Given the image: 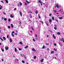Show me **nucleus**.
<instances>
[{"label":"nucleus","mask_w":64,"mask_h":64,"mask_svg":"<svg viewBox=\"0 0 64 64\" xmlns=\"http://www.w3.org/2000/svg\"><path fill=\"white\" fill-rule=\"evenodd\" d=\"M52 20L50 19L49 20V22L50 23H51L52 22Z\"/></svg>","instance_id":"1"},{"label":"nucleus","mask_w":64,"mask_h":64,"mask_svg":"<svg viewBox=\"0 0 64 64\" xmlns=\"http://www.w3.org/2000/svg\"><path fill=\"white\" fill-rule=\"evenodd\" d=\"M10 16L11 18H14V16H13L12 15V14H10Z\"/></svg>","instance_id":"4"},{"label":"nucleus","mask_w":64,"mask_h":64,"mask_svg":"<svg viewBox=\"0 0 64 64\" xmlns=\"http://www.w3.org/2000/svg\"><path fill=\"white\" fill-rule=\"evenodd\" d=\"M15 51L16 52V51H17V49L16 48H15Z\"/></svg>","instance_id":"26"},{"label":"nucleus","mask_w":64,"mask_h":64,"mask_svg":"<svg viewBox=\"0 0 64 64\" xmlns=\"http://www.w3.org/2000/svg\"><path fill=\"white\" fill-rule=\"evenodd\" d=\"M53 38H54V39H56V37H55V36H54L53 37Z\"/></svg>","instance_id":"42"},{"label":"nucleus","mask_w":64,"mask_h":64,"mask_svg":"<svg viewBox=\"0 0 64 64\" xmlns=\"http://www.w3.org/2000/svg\"><path fill=\"white\" fill-rule=\"evenodd\" d=\"M10 42H12V39L11 38H10Z\"/></svg>","instance_id":"23"},{"label":"nucleus","mask_w":64,"mask_h":64,"mask_svg":"<svg viewBox=\"0 0 64 64\" xmlns=\"http://www.w3.org/2000/svg\"><path fill=\"white\" fill-rule=\"evenodd\" d=\"M41 3V6H42V3L41 2V3Z\"/></svg>","instance_id":"58"},{"label":"nucleus","mask_w":64,"mask_h":64,"mask_svg":"<svg viewBox=\"0 0 64 64\" xmlns=\"http://www.w3.org/2000/svg\"><path fill=\"white\" fill-rule=\"evenodd\" d=\"M14 35H17V33H14Z\"/></svg>","instance_id":"54"},{"label":"nucleus","mask_w":64,"mask_h":64,"mask_svg":"<svg viewBox=\"0 0 64 64\" xmlns=\"http://www.w3.org/2000/svg\"><path fill=\"white\" fill-rule=\"evenodd\" d=\"M52 20H55V19H54V17L53 16L52 17Z\"/></svg>","instance_id":"7"},{"label":"nucleus","mask_w":64,"mask_h":64,"mask_svg":"<svg viewBox=\"0 0 64 64\" xmlns=\"http://www.w3.org/2000/svg\"><path fill=\"white\" fill-rule=\"evenodd\" d=\"M49 31H50L51 33H52V31L51 30H49Z\"/></svg>","instance_id":"46"},{"label":"nucleus","mask_w":64,"mask_h":64,"mask_svg":"<svg viewBox=\"0 0 64 64\" xmlns=\"http://www.w3.org/2000/svg\"><path fill=\"white\" fill-rule=\"evenodd\" d=\"M10 20H10V19H9L8 20V21H9V22L10 21Z\"/></svg>","instance_id":"45"},{"label":"nucleus","mask_w":64,"mask_h":64,"mask_svg":"<svg viewBox=\"0 0 64 64\" xmlns=\"http://www.w3.org/2000/svg\"><path fill=\"white\" fill-rule=\"evenodd\" d=\"M2 6L0 7V10L2 9Z\"/></svg>","instance_id":"51"},{"label":"nucleus","mask_w":64,"mask_h":64,"mask_svg":"<svg viewBox=\"0 0 64 64\" xmlns=\"http://www.w3.org/2000/svg\"><path fill=\"white\" fill-rule=\"evenodd\" d=\"M54 46H56V44H54Z\"/></svg>","instance_id":"55"},{"label":"nucleus","mask_w":64,"mask_h":64,"mask_svg":"<svg viewBox=\"0 0 64 64\" xmlns=\"http://www.w3.org/2000/svg\"><path fill=\"white\" fill-rule=\"evenodd\" d=\"M54 27H57V26L56 25V24H55L54 25Z\"/></svg>","instance_id":"47"},{"label":"nucleus","mask_w":64,"mask_h":64,"mask_svg":"<svg viewBox=\"0 0 64 64\" xmlns=\"http://www.w3.org/2000/svg\"><path fill=\"white\" fill-rule=\"evenodd\" d=\"M18 6H19V7L20 6H19V4H18Z\"/></svg>","instance_id":"64"},{"label":"nucleus","mask_w":64,"mask_h":64,"mask_svg":"<svg viewBox=\"0 0 64 64\" xmlns=\"http://www.w3.org/2000/svg\"><path fill=\"white\" fill-rule=\"evenodd\" d=\"M57 28H56V27H54V29H55V30H56V29H57Z\"/></svg>","instance_id":"35"},{"label":"nucleus","mask_w":64,"mask_h":64,"mask_svg":"<svg viewBox=\"0 0 64 64\" xmlns=\"http://www.w3.org/2000/svg\"><path fill=\"white\" fill-rule=\"evenodd\" d=\"M4 21H6L7 20V18H4Z\"/></svg>","instance_id":"17"},{"label":"nucleus","mask_w":64,"mask_h":64,"mask_svg":"<svg viewBox=\"0 0 64 64\" xmlns=\"http://www.w3.org/2000/svg\"><path fill=\"white\" fill-rule=\"evenodd\" d=\"M0 39L1 40H2V41H4L3 40L2 38H0Z\"/></svg>","instance_id":"27"},{"label":"nucleus","mask_w":64,"mask_h":64,"mask_svg":"<svg viewBox=\"0 0 64 64\" xmlns=\"http://www.w3.org/2000/svg\"><path fill=\"white\" fill-rule=\"evenodd\" d=\"M19 50H20H20H22V49L20 48H19Z\"/></svg>","instance_id":"40"},{"label":"nucleus","mask_w":64,"mask_h":64,"mask_svg":"<svg viewBox=\"0 0 64 64\" xmlns=\"http://www.w3.org/2000/svg\"><path fill=\"white\" fill-rule=\"evenodd\" d=\"M58 18L60 20H61V19H63V18L62 17H58Z\"/></svg>","instance_id":"9"},{"label":"nucleus","mask_w":64,"mask_h":64,"mask_svg":"<svg viewBox=\"0 0 64 64\" xmlns=\"http://www.w3.org/2000/svg\"><path fill=\"white\" fill-rule=\"evenodd\" d=\"M25 5H27V4L26 3V2H25Z\"/></svg>","instance_id":"52"},{"label":"nucleus","mask_w":64,"mask_h":64,"mask_svg":"<svg viewBox=\"0 0 64 64\" xmlns=\"http://www.w3.org/2000/svg\"><path fill=\"white\" fill-rule=\"evenodd\" d=\"M9 49V48H8V47H6V50H8Z\"/></svg>","instance_id":"2"},{"label":"nucleus","mask_w":64,"mask_h":64,"mask_svg":"<svg viewBox=\"0 0 64 64\" xmlns=\"http://www.w3.org/2000/svg\"><path fill=\"white\" fill-rule=\"evenodd\" d=\"M54 11L55 13H56V12H57V11H56V10H54Z\"/></svg>","instance_id":"53"},{"label":"nucleus","mask_w":64,"mask_h":64,"mask_svg":"<svg viewBox=\"0 0 64 64\" xmlns=\"http://www.w3.org/2000/svg\"><path fill=\"white\" fill-rule=\"evenodd\" d=\"M32 40L33 41H34V42H35V39H32Z\"/></svg>","instance_id":"36"},{"label":"nucleus","mask_w":64,"mask_h":64,"mask_svg":"<svg viewBox=\"0 0 64 64\" xmlns=\"http://www.w3.org/2000/svg\"><path fill=\"white\" fill-rule=\"evenodd\" d=\"M16 10V8L14 9V10Z\"/></svg>","instance_id":"61"},{"label":"nucleus","mask_w":64,"mask_h":64,"mask_svg":"<svg viewBox=\"0 0 64 64\" xmlns=\"http://www.w3.org/2000/svg\"><path fill=\"white\" fill-rule=\"evenodd\" d=\"M1 49L2 52H4V49H2V48H1Z\"/></svg>","instance_id":"20"},{"label":"nucleus","mask_w":64,"mask_h":64,"mask_svg":"<svg viewBox=\"0 0 64 64\" xmlns=\"http://www.w3.org/2000/svg\"><path fill=\"white\" fill-rule=\"evenodd\" d=\"M40 22H41L42 23V24H43V22L42 21H40Z\"/></svg>","instance_id":"29"},{"label":"nucleus","mask_w":64,"mask_h":64,"mask_svg":"<svg viewBox=\"0 0 64 64\" xmlns=\"http://www.w3.org/2000/svg\"><path fill=\"white\" fill-rule=\"evenodd\" d=\"M27 48H28V46H26L24 48H25V49H26Z\"/></svg>","instance_id":"19"},{"label":"nucleus","mask_w":64,"mask_h":64,"mask_svg":"<svg viewBox=\"0 0 64 64\" xmlns=\"http://www.w3.org/2000/svg\"><path fill=\"white\" fill-rule=\"evenodd\" d=\"M3 13L4 14V15H6V13H5L4 12H3Z\"/></svg>","instance_id":"44"},{"label":"nucleus","mask_w":64,"mask_h":64,"mask_svg":"<svg viewBox=\"0 0 64 64\" xmlns=\"http://www.w3.org/2000/svg\"><path fill=\"white\" fill-rule=\"evenodd\" d=\"M46 48V47L45 46H44L42 47V49H44V48Z\"/></svg>","instance_id":"21"},{"label":"nucleus","mask_w":64,"mask_h":64,"mask_svg":"<svg viewBox=\"0 0 64 64\" xmlns=\"http://www.w3.org/2000/svg\"><path fill=\"white\" fill-rule=\"evenodd\" d=\"M53 37H54L55 36V35H54V34L53 35Z\"/></svg>","instance_id":"59"},{"label":"nucleus","mask_w":64,"mask_h":64,"mask_svg":"<svg viewBox=\"0 0 64 64\" xmlns=\"http://www.w3.org/2000/svg\"><path fill=\"white\" fill-rule=\"evenodd\" d=\"M15 33V32L14 31H12V34H13V33Z\"/></svg>","instance_id":"43"},{"label":"nucleus","mask_w":64,"mask_h":64,"mask_svg":"<svg viewBox=\"0 0 64 64\" xmlns=\"http://www.w3.org/2000/svg\"><path fill=\"white\" fill-rule=\"evenodd\" d=\"M57 33L58 35H60V33L59 32H57Z\"/></svg>","instance_id":"24"},{"label":"nucleus","mask_w":64,"mask_h":64,"mask_svg":"<svg viewBox=\"0 0 64 64\" xmlns=\"http://www.w3.org/2000/svg\"><path fill=\"white\" fill-rule=\"evenodd\" d=\"M0 2H2V3H4V2H3V1H1Z\"/></svg>","instance_id":"50"},{"label":"nucleus","mask_w":64,"mask_h":64,"mask_svg":"<svg viewBox=\"0 0 64 64\" xmlns=\"http://www.w3.org/2000/svg\"><path fill=\"white\" fill-rule=\"evenodd\" d=\"M54 52L53 51L51 52V54H52V53H54Z\"/></svg>","instance_id":"38"},{"label":"nucleus","mask_w":64,"mask_h":64,"mask_svg":"<svg viewBox=\"0 0 64 64\" xmlns=\"http://www.w3.org/2000/svg\"><path fill=\"white\" fill-rule=\"evenodd\" d=\"M3 39H4V40H6V38L5 37H3Z\"/></svg>","instance_id":"11"},{"label":"nucleus","mask_w":64,"mask_h":64,"mask_svg":"<svg viewBox=\"0 0 64 64\" xmlns=\"http://www.w3.org/2000/svg\"><path fill=\"white\" fill-rule=\"evenodd\" d=\"M8 28L9 29H10V26H8Z\"/></svg>","instance_id":"48"},{"label":"nucleus","mask_w":64,"mask_h":64,"mask_svg":"<svg viewBox=\"0 0 64 64\" xmlns=\"http://www.w3.org/2000/svg\"><path fill=\"white\" fill-rule=\"evenodd\" d=\"M16 32L17 33L18 32L17 31V30H16Z\"/></svg>","instance_id":"56"},{"label":"nucleus","mask_w":64,"mask_h":64,"mask_svg":"<svg viewBox=\"0 0 64 64\" xmlns=\"http://www.w3.org/2000/svg\"><path fill=\"white\" fill-rule=\"evenodd\" d=\"M44 60V59H42L41 60V62H43Z\"/></svg>","instance_id":"13"},{"label":"nucleus","mask_w":64,"mask_h":64,"mask_svg":"<svg viewBox=\"0 0 64 64\" xmlns=\"http://www.w3.org/2000/svg\"><path fill=\"white\" fill-rule=\"evenodd\" d=\"M22 63H25V62H24V61L22 60Z\"/></svg>","instance_id":"34"},{"label":"nucleus","mask_w":64,"mask_h":64,"mask_svg":"<svg viewBox=\"0 0 64 64\" xmlns=\"http://www.w3.org/2000/svg\"><path fill=\"white\" fill-rule=\"evenodd\" d=\"M28 13H32V12H31L30 11L29 12H28Z\"/></svg>","instance_id":"28"},{"label":"nucleus","mask_w":64,"mask_h":64,"mask_svg":"<svg viewBox=\"0 0 64 64\" xmlns=\"http://www.w3.org/2000/svg\"><path fill=\"white\" fill-rule=\"evenodd\" d=\"M2 20H3V17H2Z\"/></svg>","instance_id":"57"},{"label":"nucleus","mask_w":64,"mask_h":64,"mask_svg":"<svg viewBox=\"0 0 64 64\" xmlns=\"http://www.w3.org/2000/svg\"><path fill=\"white\" fill-rule=\"evenodd\" d=\"M38 2L40 3L41 2V0H38Z\"/></svg>","instance_id":"22"},{"label":"nucleus","mask_w":64,"mask_h":64,"mask_svg":"<svg viewBox=\"0 0 64 64\" xmlns=\"http://www.w3.org/2000/svg\"><path fill=\"white\" fill-rule=\"evenodd\" d=\"M36 56H34V59H36Z\"/></svg>","instance_id":"32"},{"label":"nucleus","mask_w":64,"mask_h":64,"mask_svg":"<svg viewBox=\"0 0 64 64\" xmlns=\"http://www.w3.org/2000/svg\"><path fill=\"white\" fill-rule=\"evenodd\" d=\"M19 44H21V45H22L23 44V43L22 42H19Z\"/></svg>","instance_id":"6"},{"label":"nucleus","mask_w":64,"mask_h":64,"mask_svg":"<svg viewBox=\"0 0 64 64\" xmlns=\"http://www.w3.org/2000/svg\"><path fill=\"white\" fill-rule=\"evenodd\" d=\"M20 6H22V3H21V2H20Z\"/></svg>","instance_id":"5"},{"label":"nucleus","mask_w":64,"mask_h":64,"mask_svg":"<svg viewBox=\"0 0 64 64\" xmlns=\"http://www.w3.org/2000/svg\"><path fill=\"white\" fill-rule=\"evenodd\" d=\"M12 36L13 37H14V35H13V34H12Z\"/></svg>","instance_id":"31"},{"label":"nucleus","mask_w":64,"mask_h":64,"mask_svg":"<svg viewBox=\"0 0 64 64\" xmlns=\"http://www.w3.org/2000/svg\"><path fill=\"white\" fill-rule=\"evenodd\" d=\"M51 15H52V14H50L49 15V16H51Z\"/></svg>","instance_id":"33"},{"label":"nucleus","mask_w":64,"mask_h":64,"mask_svg":"<svg viewBox=\"0 0 64 64\" xmlns=\"http://www.w3.org/2000/svg\"><path fill=\"white\" fill-rule=\"evenodd\" d=\"M11 26H12V28H14V26H13V24H11Z\"/></svg>","instance_id":"16"},{"label":"nucleus","mask_w":64,"mask_h":64,"mask_svg":"<svg viewBox=\"0 0 64 64\" xmlns=\"http://www.w3.org/2000/svg\"><path fill=\"white\" fill-rule=\"evenodd\" d=\"M56 7H57V8H59V6H58V5H56V6L55 8H56Z\"/></svg>","instance_id":"3"},{"label":"nucleus","mask_w":64,"mask_h":64,"mask_svg":"<svg viewBox=\"0 0 64 64\" xmlns=\"http://www.w3.org/2000/svg\"><path fill=\"white\" fill-rule=\"evenodd\" d=\"M54 50H55L56 51H57V50H56L55 48H54Z\"/></svg>","instance_id":"39"},{"label":"nucleus","mask_w":64,"mask_h":64,"mask_svg":"<svg viewBox=\"0 0 64 64\" xmlns=\"http://www.w3.org/2000/svg\"><path fill=\"white\" fill-rule=\"evenodd\" d=\"M5 1H6V2L7 3H8V0H4Z\"/></svg>","instance_id":"8"},{"label":"nucleus","mask_w":64,"mask_h":64,"mask_svg":"<svg viewBox=\"0 0 64 64\" xmlns=\"http://www.w3.org/2000/svg\"><path fill=\"white\" fill-rule=\"evenodd\" d=\"M7 38H9V35H8L7 36Z\"/></svg>","instance_id":"41"},{"label":"nucleus","mask_w":64,"mask_h":64,"mask_svg":"<svg viewBox=\"0 0 64 64\" xmlns=\"http://www.w3.org/2000/svg\"><path fill=\"white\" fill-rule=\"evenodd\" d=\"M36 37H37V35L36 34L35 35Z\"/></svg>","instance_id":"62"},{"label":"nucleus","mask_w":64,"mask_h":64,"mask_svg":"<svg viewBox=\"0 0 64 64\" xmlns=\"http://www.w3.org/2000/svg\"><path fill=\"white\" fill-rule=\"evenodd\" d=\"M32 51H35V50L34 48H33L32 50Z\"/></svg>","instance_id":"15"},{"label":"nucleus","mask_w":64,"mask_h":64,"mask_svg":"<svg viewBox=\"0 0 64 64\" xmlns=\"http://www.w3.org/2000/svg\"><path fill=\"white\" fill-rule=\"evenodd\" d=\"M30 18H32V16H30Z\"/></svg>","instance_id":"60"},{"label":"nucleus","mask_w":64,"mask_h":64,"mask_svg":"<svg viewBox=\"0 0 64 64\" xmlns=\"http://www.w3.org/2000/svg\"><path fill=\"white\" fill-rule=\"evenodd\" d=\"M46 45H48L49 44H48V43H46Z\"/></svg>","instance_id":"49"},{"label":"nucleus","mask_w":64,"mask_h":64,"mask_svg":"<svg viewBox=\"0 0 64 64\" xmlns=\"http://www.w3.org/2000/svg\"><path fill=\"white\" fill-rule=\"evenodd\" d=\"M26 2H27V3H28V4H29L30 3V2H28V1L26 0Z\"/></svg>","instance_id":"12"},{"label":"nucleus","mask_w":64,"mask_h":64,"mask_svg":"<svg viewBox=\"0 0 64 64\" xmlns=\"http://www.w3.org/2000/svg\"><path fill=\"white\" fill-rule=\"evenodd\" d=\"M38 12L37 11H36V14H38Z\"/></svg>","instance_id":"25"},{"label":"nucleus","mask_w":64,"mask_h":64,"mask_svg":"<svg viewBox=\"0 0 64 64\" xmlns=\"http://www.w3.org/2000/svg\"><path fill=\"white\" fill-rule=\"evenodd\" d=\"M59 44L60 45V46H61V44H60V43H59Z\"/></svg>","instance_id":"63"},{"label":"nucleus","mask_w":64,"mask_h":64,"mask_svg":"<svg viewBox=\"0 0 64 64\" xmlns=\"http://www.w3.org/2000/svg\"><path fill=\"white\" fill-rule=\"evenodd\" d=\"M61 41H62L64 43V39L63 38H62V39L61 40Z\"/></svg>","instance_id":"14"},{"label":"nucleus","mask_w":64,"mask_h":64,"mask_svg":"<svg viewBox=\"0 0 64 64\" xmlns=\"http://www.w3.org/2000/svg\"><path fill=\"white\" fill-rule=\"evenodd\" d=\"M55 20L56 21V22H58V20H57V19L55 18Z\"/></svg>","instance_id":"10"},{"label":"nucleus","mask_w":64,"mask_h":64,"mask_svg":"<svg viewBox=\"0 0 64 64\" xmlns=\"http://www.w3.org/2000/svg\"><path fill=\"white\" fill-rule=\"evenodd\" d=\"M31 28L32 30H34V29H33V28L32 27Z\"/></svg>","instance_id":"37"},{"label":"nucleus","mask_w":64,"mask_h":64,"mask_svg":"<svg viewBox=\"0 0 64 64\" xmlns=\"http://www.w3.org/2000/svg\"><path fill=\"white\" fill-rule=\"evenodd\" d=\"M38 16L39 19H40V18H41V17L40 16V15H39V14H38Z\"/></svg>","instance_id":"30"},{"label":"nucleus","mask_w":64,"mask_h":64,"mask_svg":"<svg viewBox=\"0 0 64 64\" xmlns=\"http://www.w3.org/2000/svg\"><path fill=\"white\" fill-rule=\"evenodd\" d=\"M20 16H22V12H20Z\"/></svg>","instance_id":"18"}]
</instances>
